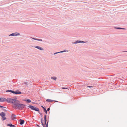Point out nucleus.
I'll return each mask as SVG.
<instances>
[{"mask_svg": "<svg viewBox=\"0 0 127 127\" xmlns=\"http://www.w3.org/2000/svg\"><path fill=\"white\" fill-rule=\"evenodd\" d=\"M0 115L2 117L3 120H5L6 119V118L5 117V114L4 112H2L0 113Z\"/></svg>", "mask_w": 127, "mask_h": 127, "instance_id": "nucleus-4", "label": "nucleus"}, {"mask_svg": "<svg viewBox=\"0 0 127 127\" xmlns=\"http://www.w3.org/2000/svg\"><path fill=\"white\" fill-rule=\"evenodd\" d=\"M13 100V99H11V98H7V99H6V100H6L7 102L9 103H13V101L12 100Z\"/></svg>", "mask_w": 127, "mask_h": 127, "instance_id": "nucleus-8", "label": "nucleus"}, {"mask_svg": "<svg viewBox=\"0 0 127 127\" xmlns=\"http://www.w3.org/2000/svg\"><path fill=\"white\" fill-rule=\"evenodd\" d=\"M46 115L45 114L44 115V120L45 123L44 124L43 123V122L42 121V119H41V123L42 125V126L43 127H46L45 125H46Z\"/></svg>", "mask_w": 127, "mask_h": 127, "instance_id": "nucleus-7", "label": "nucleus"}, {"mask_svg": "<svg viewBox=\"0 0 127 127\" xmlns=\"http://www.w3.org/2000/svg\"><path fill=\"white\" fill-rule=\"evenodd\" d=\"M36 40L39 41H42V39H36Z\"/></svg>", "mask_w": 127, "mask_h": 127, "instance_id": "nucleus-22", "label": "nucleus"}, {"mask_svg": "<svg viewBox=\"0 0 127 127\" xmlns=\"http://www.w3.org/2000/svg\"><path fill=\"white\" fill-rule=\"evenodd\" d=\"M28 107L31 108L32 110H34L36 111L39 112V109L36 107H35L30 105L28 106Z\"/></svg>", "mask_w": 127, "mask_h": 127, "instance_id": "nucleus-3", "label": "nucleus"}, {"mask_svg": "<svg viewBox=\"0 0 127 127\" xmlns=\"http://www.w3.org/2000/svg\"><path fill=\"white\" fill-rule=\"evenodd\" d=\"M62 89H67V88H65V87H62Z\"/></svg>", "mask_w": 127, "mask_h": 127, "instance_id": "nucleus-23", "label": "nucleus"}, {"mask_svg": "<svg viewBox=\"0 0 127 127\" xmlns=\"http://www.w3.org/2000/svg\"><path fill=\"white\" fill-rule=\"evenodd\" d=\"M19 122H20V124L22 125L24 124V121L22 119H20L19 120Z\"/></svg>", "mask_w": 127, "mask_h": 127, "instance_id": "nucleus-10", "label": "nucleus"}, {"mask_svg": "<svg viewBox=\"0 0 127 127\" xmlns=\"http://www.w3.org/2000/svg\"><path fill=\"white\" fill-rule=\"evenodd\" d=\"M25 101L27 102L28 103H29L31 102V100L29 99H26L25 100Z\"/></svg>", "mask_w": 127, "mask_h": 127, "instance_id": "nucleus-18", "label": "nucleus"}, {"mask_svg": "<svg viewBox=\"0 0 127 127\" xmlns=\"http://www.w3.org/2000/svg\"><path fill=\"white\" fill-rule=\"evenodd\" d=\"M16 115H15L13 114H12L11 115L12 119L13 120L16 119Z\"/></svg>", "mask_w": 127, "mask_h": 127, "instance_id": "nucleus-11", "label": "nucleus"}, {"mask_svg": "<svg viewBox=\"0 0 127 127\" xmlns=\"http://www.w3.org/2000/svg\"><path fill=\"white\" fill-rule=\"evenodd\" d=\"M12 100L13 101V108L19 104L20 101L16 99H13Z\"/></svg>", "mask_w": 127, "mask_h": 127, "instance_id": "nucleus-2", "label": "nucleus"}, {"mask_svg": "<svg viewBox=\"0 0 127 127\" xmlns=\"http://www.w3.org/2000/svg\"><path fill=\"white\" fill-rule=\"evenodd\" d=\"M41 107H42L43 108V110H44V112L46 113V114H47V111L46 109L43 106H41Z\"/></svg>", "mask_w": 127, "mask_h": 127, "instance_id": "nucleus-13", "label": "nucleus"}, {"mask_svg": "<svg viewBox=\"0 0 127 127\" xmlns=\"http://www.w3.org/2000/svg\"><path fill=\"white\" fill-rule=\"evenodd\" d=\"M53 101H55V102H58V101H56V100H53Z\"/></svg>", "mask_w": 127, "mask_h": 127, "instance_id": "nucleus-34", "label": "nucleus"}, {"mask_svg": "<svg viewBox=\"0 0 127 127\" xmlns=\"http://www.w3.org/2000/svg\"><path fill=\"white\" fill-rule=\"evenodd\" d=\"M46 101L47 102H50L53 101V100L49 99H47Z\"/></svg>", "mask_w": 127, "mask_h": 127, "instance_id": "nucleus-17", "label": "nucleus"}, {"mask_svg": "<svg viewBox=\"0 0 127 127\" xmlns=\"http://www.w3.org/2000/svg\"><path fill=\"white\" fill-rule=\"evenodd\" d=\"M50 110V108H48L47 109V110L48 111H49Z\"/></svg>", "mask_w": 127, "mask_h": 127, "instance_id": "nucleus-30", "label": "nucleus"}, {"mask_svg": "<svg viewBox=\"0 0 127 127\" xmlns=\"http://www.w3.org/2000/svg\"><path fill=\"white\" fill-rule=\"evenodd\" d=\"M21 94L22 93L19 90H17L15 91H14V93H13V94Z\"/></svg>", "mask_w": 127, "mask_h": 127, "instance_id": "nucleus-9", "label": "nucleus"}, {"mask_svg": "<svg viewBox=\"0 0 127 127\" xmlns=\"http://www.w3.org/2000/svg\"><path fill=\"white\" fill-rule=\"evenodd\" d=\"M60 53V52H56V53H54V55H56L57 54H58V53Z\"/></svg>", "mask_w": 127, "mask_h": 127, "instance_id": "nucleus-26", "label": "nucleus"}, {"mask_svg": "<svg viewBox=\"0 0 127 127\" xmlns=\"http://www.w3.org/2000/svg\"><path fill=\"white\" fill-rule=\"evenodd\" d=\"M0 108H6L5 107H3V106H1L0 105Z\"/></svg>", "mask_w": 127, "mask_h": 127, "instance_id": "nucleus-25", "label": "nucleus"}, {"mask_svg": "<svg viewBox=\"0 0 127 127\" xmlns=\"http://www.w3.org/2000/svg\"><path fill=\"white\" fill-rule=\"evenodd\" d=\"M40 113V115H41V116L42 115V113Z\"/></svg>", "mask_w": 127, "mask_h": 127, "instance_id": "nucleus-35", "label": "nucleus"}, {"mask_svg": "<svg viewBox=\"0 0 127 127\" xmlns=\"http://www.w3.org/2000/svg\"><path fill=\"white\" fill-rule=\"evenodd\" d=\"M48 123H47L46 125V127H48Z\"/></svg>", "mask_w": 127, "mask_h": 127, "instance_id": "nucleus-33", "label": "nucleus"}, {"mask_svg": "<svg viewBox=\"0 0 127 127\" xmlns=\"http://www.w3.org/2000/svg\"><path fill=\"white\" fill-rule=\"evenodd\" d=\"M51 78L52 79H53V80H56L57 79V77H51Z\"/></svg>", "mask_w": 127, "mask_h": 127, "instance_id": "nucleus-19", "label": "nucleus"}, {"mask_svg": "<svg viewBox=\"0 0 127 127\" xmlns=\"http://www.w3.org/2000/svg\"><path fill=\"white\" fill-rule=\"evenodd\" d=\"M7 92H10L12 93L13 94V93H14V91L12 90H7L6 91Z\"/></svg>", "mask_w": 127, "mask_h": 127, "instance_id": "nucleus-16", "label": "nucleus"}, {"mask_svg": "<svg viewBox=\"0 0 127 127\" xmlns=\"http://www.w3.org/2000/svg\"><path fill=\"white\" fill-rule=\"evenodd\" d=\"M123 52H127V51H123Z\"/></svg>", "mask_w": 127, "mask_h": 127, "instance_id": "nucleus-36", "label": "nucleus"}, {"mask_svg": "<svg viewBox=\"0 0 127 127\" xmlns=\"http://www.w3.org/2000/svg\"><path fill=\"white\" fill-rule=\"evenodd\" d=\"M11 127H15V126L14 125H12V126Z\"/></svg>", "mask_w": 127, "mask_h": 127, "instance_id": "nucleus-31", "label": "nucleus"}, {"mask_svg": "<svg viewBox=\"0 0 127 127\" xmlns=\"http://www.w3.org/2000/svg\"><path fill=\"white\" fill-rule=\"evenodd\" d=\"M26 105L22 104L19 103L17 105H16L14 108L16 109L22 110L25 107Z\"/></svg>", "mask_w": 127, "mask_h": 127, "instance_id": "nucleus-1", "label": "nucleus"}, {"mask_svg": "<svg viewBox=\"0 0 127 127\" xmlns=\"http://www.w3.org/2000/svg\"><path fill=\"white\" fill-rule=\"evenodd\" d=\"M93 87L91 86H88L87 87V88H91V87Z\"/></svg>", "mask_w": 127, "mask_h": 127, "instance_id": "nucleus-27", "label": "nucleus"}, {"mask_svg": "<svg viewBox=\"0 0 127 127\" xmlns=\"http://www.w3.org/2000/svg\"><path fill=\"white\" fill-rule=\"evenodd\" d=\"M66 51H67L66 50H64V51H61L60 52V53H63V52H66Z\"/></svg>", "mask_w": 127, "mask_h": 127, "instance_id": "nucleus-21", "label": "nucleus"}, {"mask_svg": "<svg viewBox=\"0 0 127 127\" xmlns=\"http://www.w3.org/2000/svg\"><path fill=\"white\" fill-rule=\"evenodd\" d=\"M2 109L3 110V111H4V112L6 111V110L5 109Z\"/></svg>", "mask_w": 127, "mask_h": 127, "instance_id": "nucleus-28", "label": "nucleus"}, {"mask_svg": "<svg viewBox=\"0 0 127 127\" xmlns=\"http://www.w3.org/2000/svg\"><path fill=\"white\" fill-rule=\"evenodd\" d=\"M19 33L17 32H16L13 33L9 35V36H17L20 35Z\"/></svg>", "mask_w": 127, "mask_h": 127, "instance_id": "nucleus-5", "label": "nucleus"}, {"mask_svg": "<svg viewBox=\"0 0 127 127\" xmlns=\"http://www.w3.org/2000/svg\"><path fill=\"white\" fill-rule=\"evenodd\" d=\"M87 42H88L87 41L85 42L84 41H80V40H77V41H75L74 42H72V43L77 44V43H86Z\"/></svg>", "mask_w": 127, "mask_h": 127, "instance_id": "nucleus-6", "label": "nucleus"}, {"mask_svg": "<svg viewBox=\"0 0 127 127\" xmlns=\"http://www.w3.org/2000/svg\"><path fill=\"white\" fill-rule=\"evenodd\" d=\"M32 39H34V40H36V39H37V38H32Z\"/></svg>", "mask_w": 127, "mask_h": 127, "instance_id": "nucleus-29", "label": "nucleus"}, {"mask_svg": "<svg viewBox=\"0 0 127 127\" xmlns=\"http://www.w3.org/2000/svg\"><path fill=\"white\" fill-rule=\"evenodd\" d=\"M28 82H25L24 83V84H26V85H27L28 84Z\"/></svg>", "mask_w": 127, "mask_h": 127, "instance_id": "nucleus-24", "label": "nucleus"}, {"mask_svg": "<svg viewBox=\"0 0 127 127\" xmlns=\"http://www.w3.org/2000/svg\"><path fill=\"white\" fill-rule=\"evenodd\" d=\"M7 125L8 126L10 127H11L12 126V124H7Z\"/></svg>", "mask_w": 127, "mask_h": 127, "instance_id": "nucleus-20", "label": "nucleus"}, {"mask_svg": "<svg viewBox=\"0 0 127 127\" xmlns=\"http://www.w3.org/2000/svg\"><path fill=\"white\" fill-rule=\"evenodd\" d=\"M35 126H33L34 127H35L36 126H37L38 127H39V125H35Z\"/></svg>", "mask_w": 127, "mask_h": 127, "instance_id": "nucleus-32", "label": "nucleus"}, {"mask_svg": "<svg viewBox=\"0 0 127 127\" xmlns=\"http://www.w3.org/2000/svg\"><path fill=\"white\" fill-rule=\"evenodd\" d=\"M5 100H6V98H0V102H3L5 101Z\"/></svg>", "mask_w": 127, "mask_h": 127, "instance_id": "nucleus-14", "label": "nucleus"}, {"mask_svg": "<svg viewBox=\"0 0 127 127\" xmlns=\"http://www.w3.org/2000/svg\"><path fill=\"white\" fill-rule=\"evenodd\" d=\"M115 28L116 29H123V30H126V29L125 28H119V27H115Z\"/></svg>", "mask_w": 127, "mask_h": 127, "instance_id": "nucleus-15", "label": "nucleus"}, {"mask_svg": "<svg viewBox=\"0 0 127 127\" xmlns=\"http://www.w3.org/2000/svg\"><path fill=\"white\" fill-rule=\"evenodd\" d=\"M34 47L36 48H37L39 50H43V49L41 47L38 46H36Z\"/></svg>", "mask_w": 127, "mask_h": 127, "instance_id": "nucleus-12", "label": "nucleus"}]
</instances>
